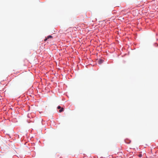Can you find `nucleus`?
Here are the masks:
<instances>
[{
  "label": "nucleus",
  "mask_w": 158,
  "mask_h": 158,
  "mask_svg": "<svg viewBox=\"0 0 158 158\" xmlns=\"http://www.w3.org/2000/svg\"><path fill=\"white\" fill-rule=\"evenodd\" d=\"M52 38V36L50 35H48L47 37V38L48 39H49V38Z\"/></svg>",
  "instance_id": "20e7f679"
},
{
  "label": "nucleus",
  "mask_w": 158,
  "mask_h": 158,
  "mask_svg": "<svg viewBox=\"0 0 158 158\" xmlns=\"http://www.w3.org/2000/svg\"><path fill=\"white\" fill-rule=\"evenodd\" d=\"M61 108V107L60 106H58L57 107V109H60Z\"/></svg>",
  "instance_id": "39448f33"
},
{
  "label": "nucleus",
  "mask_w": 158,
  "mask_h": 158,
  "mask_svg": "<svg viewBox=\"0 0 158 158\" xmlns=\"http://www.w3.org/2000/svg\"><path fill=\"white\" fill-rule=\"evenodd\" d=\"M48 39L47 38H45V39H44V41H46V40H47V39Z\"/></svg>",
  "instance_id": "423d86ee"
},
{
  "label": "nucleus",
  "mask_w": 158,
  "mask_h": 158,
  "mask_svg": "<svg viewBox=\"0 0 158 158\" xmlns=\"http://www.w3.org/2000/svg\"><path fill=\"white\" fill-rule=\"evenodd\" d=\"M125 141L126 143H127V144L130 143L131 142V140H130L128 139H126L125 140Z\"/></svg>",
  "instance_id": "f257e3e1"
},
{
  "label": "nucleus",
  "mask_w": 158,
  "mask_h": 158,
  "mask_svg": "<svg viewBox=\"0 0 158 158\" xmlns=\"http://www.w3.org/2000/svg\"><path fill=\"white\" fill-rule=\"evenodd\" d=\"M64 111V108H62L60 109L59 110V112L60 113Z\"/></svg>",
  "instance_id": "7ed1b4c3"
},
{
  "label": "nucleus",
  "mask_w": 158,
  "mask_h": 158,
  "mask_svg": "<svg viewBox=\"0 0 158 158\" xmlns=\"http://www.w3.org/2000/svg\"><path fill=\"white\" fill-rule=\"evenodd\" d=\"M103 62V60H100L98 61V64H101Z\"/></svg>",
  "instance_id": "f03ea898"
}]
</instances>
